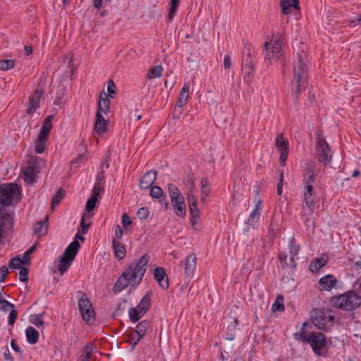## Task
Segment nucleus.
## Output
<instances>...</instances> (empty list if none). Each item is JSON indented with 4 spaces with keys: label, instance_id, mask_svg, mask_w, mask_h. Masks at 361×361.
Here are the masks:
<instances>
[{
    "label": "nucleus",
    "instance_id": "nucleus-1",
    "mask_svg": "<svg viewBox=\"0 0 361 361\" xmlns=\"http://www.w3.org/2000/svg\"><path fill=\"white\" fill-rule=\"evenodd\" d=\"M149 259V255L144 254L135 264H131L116 281L114 290L120 292L130 284L133 286L138 285L147 270Z\"/></svg>",
    "mask_w": 361,
    "mask_h": 361
},
{
    "label": "nucleus",
    "instance_id": "nucleus-2",
    "mask_svg": "<svg viewBox=\"0 0 361 361\" xmlns=\"http://www.w3.org/2000/svg\"><path fill=\"white\" fill-rule=\"evenodd\" d=\"M293 66V81L296 83L295 90L293 92V94L297 100L299 94L306 89L307 85V56L303 51L298 54Z\"/></svg>",
    "mask_w": 361,
    "mask_h": 361
},
{
    "label": "nucleus",
    "instance_id": "nucleus-3",
    "mask_svg": "<svg viewBox=\"0 0 361 361\" xmlns=\"http://www.w3.org/2000/svg\"><path fill=\"white\" fill-rule=\"evenodd\" d=\"M332 306L345 311H352L361 305V296L354 290H348L333 296L330 300Z\"/></svg>",
    "mask_w": 361,
    "mask_h": 361
},
{
    "label": "nucleus",
    "instance_id": "nucleus-4",
    "mask_svg": "<svg viewBox=\"0 0 361 361\" xmlns=\"http://www.w3.org/2000/svg\"><path fill=\"white\" fill-rule=\"evenodd\" d=\"M22 195L20 186L16 183H7L0 185V202L4 206L12 205L18 203Z\"/></svg>",
    "mask_w": 361,
    "mask_h": 361
},
{
    "label": "nucleus",
    "instance_id": "nucleus-5",
    "mask_svg": "<svg viewBox=\"0 0 361 361\" xmlns=\"http://www.w3.org/2000/svg\"><path fill=\"white\" fill-rule=\"evenodd\" d=\"M169 195L171 201V206L174 213L181 218L186 215L185 199L178 188L172 183L168 184Z\"/></svg>",
    "mask_w": 361,
    "mask_h": 361
},
{
    "label": "nucleus",
    "instance_id": "nucleus-6",
    "mask_svg": "<svg viewBox=\"0 0 361 361\" xmlns=\"http://www.w3.org/2000/svg\"><path fill=\"white\" fill-rule=\"evenodd\" d=\"M273 38V42H265L264 44V59L269 62L279 59L284 54L281 35L276 33Z\"/></svg>",
    "mask_w": 361,
    "mask_h": 361
},
{
    "label": "nucleus",
    "instance_id": "nucleus-7",
    "mask_svg": "<svg viewBox=\"0 0 361 361\" xmlns=\"http://www.w3.org/2000/svg\"><path fill=\"white\" fill-rule=\"evenodd\" d=\"M76 293L79 297L78 308L83 321L89 325L92 324L94 322V311L90 300L82 290H78Z\"/></svg>",
    "mask_w": 361,
    "mask_h": 361
},
{
    "label": "nucleus",
    "instance_id": "nucleus-8",
    "mask_svg": "<svg viewBox=\"0 0 361 361\" xmlns=\"http://www.w3.org/2000/svg\"><path fill=\"white\" fill-rule=\"evenodd\" d=\"M316 156L318 161L325 166L331 162L332 152L325 137L318 133L316 140Z\"/></svg>",
    "mask_w": 361,
    "mask_h": 361
},
{
    "label": "nucleus",
    "instance_id": "nucleus-9",
    "mask_svg": "<svg viewBox=\"0 0 361 361\" xmlns=\"http://www.w3.org/2000/svg\"><path fill=\"white\" fill-rule=\"evenodd\" d=\"M255 63L253 62L250 45L245 44L243 51L242 71L244 73V80L247 83L252 80V73Z\"/></svg>",
    "mask_w": 361,
    "mask_h": 361
},
{
    "label": "nucleus",
    "instance_id": "nucleus-10",
    "mask_svg": "<svg viewBox=\"0 0 361 361\" xmlns=\"http://www.w3.org/2000/svg\"><path fill=\"white\" fill-rule=\"evenodd\" d=\"M334 319V317L330 315L327 311L322 309L314 310L313 314L312 315V321L320 330L326 331L328 329L327 323L332 322Z\"/></svg>",
    "mask_w": 361,
    "mask_h": 361
},
{
    "label": "nucleus",
    "instance_id": "nucleus-11",
    "mask_svg": "<svg viewBox=\"0 0 361 361\" xmlns=\"http://www.w3.org/2000/svg\"><path fill=\"white\" fill-rule=\"evenodd\" d=\"M307 343L311 345L313 352L317 355H321V350L327 345L326 339L321 332L310 333Z\"/></svg>",
    "mask_w": 361,
    "mask_h": 361
},
{
    "label": "nucleus",
    "instance_id": "nucleus-12",
    "mask_svg": "<svg viewBox=\"0 0 361 361\" xmlns=\"http://www.w3.org/2000/svg\"><path fill=\"white\" fill-rule=\"evenodd\" d=\"M275 146L280 152L279 162L282 166L286 165V161L288 156L289 142L283 137V133L279 134L275 139Z\"/></svg>",
    "mask_w": 361,
    "mask_h": 361
},
{
    "label": "nucleus",
    "instance_id": "nucleus-13",
    "mask_svg": "<svg viewBox=\"0 0 361 361\" xmlns=\"http://www.w3.org/2000/svg\"><path fill=\"white\" fill-rule=\"evenodd\" d=\"M109 123V120L104 119V116L102 115V112L97 111L94 129L98 135H102L107 130V126Z\"/></svg>",
    "mask_w": 361,
    "mask_h": 361
},
{
    "label": "nucleus",
    "instance_id": "nucleus-14",
    "mask_svg": "<svg viewBox=\"0 0 361 361\" xmlns=\"http://www.w3.org/2000/svg\"><path fill=\"white\" fill-rule=\"evenodd\" d=\"M306 165L307 168L305 170L302 183L304 185H312L313 183H314L316 180L314 164L310 161Z\"/></svg>",
    "mask_w": 361,
    "mask_h": 361
},
{
    "label": "nucleus",
    "instance_id": "nucleus-15",
    "mask_svg": "<svg viewBox=\"0 0 361 361\" xmlns=\"http://www.w3.org/2000/svg\"><path fill=\"white\" fill-rule=\"evenodd\" d=\"M154 277L161 288L166 290L169 288V279L164 268L157 267L154 271Z\"/></svg>",
    "mask_w": 361,
    "mask_h": 361
},
{
    "label": "nucleus",
    "instance_id": "nucleus-16",
    "mask_svg": "<svg viewBox=\"0 0 361 361\" xmlns=\"http://www.w3.org/2000/svg\"><path fill=\"white\" fill-rule=\"evenodd\" d=\"M43 94L42 90H35L34 94L29 98L27 114H32L39 106V99Z\"/></svg>",
    "mask_w": 361,
    "mask_h": 361
},
{
    "label": "nucleus",
    "instance_id": "nucleus-17",
    "mask_svg": "<svg viewBox=\"0 0 361 361\" xmlns=\"http://www.w3.org/2000/svg\"><path fill=\"white\" fill-rule=\"evenodd\" d=\"M157 178V171L150 170L146 172L140 180L139 187L140 189H147L155 181Z\"/></svg>",
    "mask_w": 361,
    "mask_h": 361
},
{
    "label": "nucleus",
    "instance_id": "nucleus-18",
    "mask_svg": "<svg viewBox=\"0 0 361 361\" xmlns=\"http://www.w3.org/2000/svg\"><path fill=\"white\" fill-rule=\"evenodd\" d=\"M314 194V188L312 185H304V201L306 206L310 210V213H312L314 208V198L312 197Z\"/></svg>",
    "mask_w": 361,
    "mask_h": 361
},
{
    "label": "nucleus",
    "instance_id": "nucleus-19",
    "mask_svg": "<svg viewBox=\"0 0 361 361\" xmlns=\"http://www.w3.org/2000/svg\"><path fill=\"white\" fill-rule=\"evenodd\" d=\"M259 192L256 191L255 196L254 197V201L256 202L255 209L250 213L248 219L247 223L251 224L255 222H257L261 215L262 211V200L258 198Z\"/></svg>",
    "mask_w": 361,
    "mask_h": 361
},
{
    "label": "nucleus",
    "instance_id": "nucleus-20",
    "mask_svg": "<svg viewBox=\"0 0 361 361\" xmlns=\"http://www.w3.org/2000/svg\"><path fill=\"white\" fill-rule=\"evenodd\" d=\"M185 274L187 277H192L195 269L197 257L195 254L189 255L183 262Z\"/></svg>",
    "mask_w": 361,
    "mask_h": 361
},
{
    "label": "nucleus",
    "instance_id": "nucleus-21",
    "mask_svg": "<svg viewBox=\"0 0 361 361\" xmlns=\"http://www.w3.org/2000/svg\"><path fill=\"white\" fill-rule=\"evenodd\" d=\"M319 283L322 290L329 291L336 285L337 279L334 275L328 274L322 277L319 280Z\"/></svg>",
    "mask_w": 361,
    "mask_h": 361
},
{
    "label": "nucleus",
    "instance_id": "nucleus-22",
    "mask_svg": "<svg viewBox=\"0 0 361 361\" xmlns=\"http://www.w3.org/2000/svg\"><path fill=\"white\" fill-rule=\"evenodd\" d=\"M80 247V243L75 240L66 247L63 256L67 257V259H69L71 261H73Z\"/></svg>",
    "mask_w": 361,
    "mask_h": 361
},
{
    "label": "nucleus",
    "instance_id": "nucleus-23",
    "mask_svg": "<svg viewBox=\"0 0 361 361\" xmlns=\"http://www.w3.org/2000/svg\"><path fill=\"white\" fill-rule=\"evenodd\" d=\"M189 83H185L178 94V97L176 104V106L183 107L187 102L189 97Z\"/></svg>",
    "mask_w": 361,
    "mask_h": 361
},
{
    "label": "nucleus",
    "instance_id": "nucleus-24",
    "mask_svg": "<svg viewBox=\"0 0 361 361\" xmlns=\"http://www.w3.org/2000/svg\"><path fill=\"white\" fill-rule=\"evenodd\" d=\"M110 100L108 98V95L102 91L99 95V100L98 102V109L105 114L109 112Z\"/></svg>",
    "mask_w": 361,
    "mask_h": 361
},
{
    "label": "nucleus",
    "instance_id": "nucleus-25",
    "mask_svg": "<svg viewBox=\"0 0 361 361\" xmlns=\"http://www.w3.org/2000/svg\"><path fill=\"white\" fill-rule=\"evenodd\" d=\"M280 4L283 14H289L290 13L291 6L295 9H300V4L298 0H280Z\"/></svg>",
    "mask_w": 361,
    "mask_h": 361
},
{
    "label": "nucleus",
    "instance_id": "nucleus-26",
    "mask_svg": "<svg viewBox=\"0 0 361 361\" xmlns=\"http://www.w3.org/2000/svg\"><path fill=\"white\" fill-rule=\"evenodd\" d=\"M150 307L151 293L148 292L142 297L136 307L140 310V312H144L146 314L147 312L149 310Z\"/></svg>",
    "mask_w": 361,
    "mask_h": 361
},
{
    "label": "nucleus",
    "instance_id": "nucleus-27",
    "mask_svg": "<svg viewBox=\"0 0 361 361\" xmlns=\"http://www.w3.org/2000/svg\"><path fill=\"white\" fill-rule=\"evenodd\" d=\"M300 250V246L295 243L294 239L289 243V254H290V267L295 268L296 263L295 262V257L298 255Z\"/></svg>",
    "mask_w": 361,
    "mask_h": 361
},
{
    "label": "nucleus",
    "instance_id": "nucleus-28",
    "mask_svg": "<svg viewBox=\"0 0 361 361\" xmlns=\"http://www.w3.org/2000/svg\"><path fill=\"white\" fill-rule=\"evenodd\" d=\"M112 247L114 248L115 257L117 259L121 260L125 257L126 252V248L122 243L114 239L112 241Z\"/></svg>",
    "mask_w": 361,
    "mask_h": 361
},
{
    "label": "nucleus",
    "instance_id": "nucleus-29",
    "mask_svg": "<svg viewBox=\"0 0 361 361\" xmlns=\"http://www.w3.org/2000/svg\"><path fill=\"white\" fill-rule=\"evenodd\" d=\"M151 326L150 321L147 319H144L141 322H140L135 326L134 329H133L137 335L141 336L142 337L145 336V335L147 333V329Z\"/></svg>",
    "mask_w": 361,
    "mask_h": 361
},
{
    "label": "nucleus",
    "instance_id": "nucleus-30",
    "mask_svg": "<svg viewBox=\"0 0 361 361\" xmlns=\"http://www.w3.org/2000/svg\"><path fill=\"white\" fill-rule=\"evenodd\" d=\"M27 341L30 344H35L38 341L39 332L32 326H28L25 330Z\"/></svg>",
    "mask_w": 361,
    "mask_h": 361
},
{
    "label": "nucleus",
    "instance_id": "nucleus-31",
    "mask_svg": "<svg viewBox=\"0 0 361 361\" xmlns=\"http://www.w3.org/2000/svg\"><path fill=\"white\" fill-rule=\"evenodd\" d=\"M48 226V217L47 216L43 221H38L35 225L34 231L39 236H43L47 233Z\"/></svg>",
    "mask_w": 361,
    "mask_h": 361
},
{
    "label": "nucleus",
    "instance_id": "nucleus-32",
    "mask_svg": "<svg viewBox=\"0 0 361 361\" xmlns=\"http://www.w3.org/2000/svg\"><path fill=\"white\" fill-rule=\"evenodd\" d=\"M140 310L137 307H130L128 310V316L130 320L135 323L138 322L145 314L144 312H140Z\"/></svg>",
    "mask_w": 361,
    "mask_h": 361
},
{
    "label": "nucleus",
    "instance_id": "nucleus-33",
    "mask_svg": "<svg viewBox=\"0 0 361 361\" xmlns=\"http://www.w3.org/2000/svg\"><path fill=\"white\" fill-rule=\"evenodd\" d=\"M8 224L12 225L13 221L11 214L4 209L3 207L0 208V224L2 225V228Z\"/></svg>",
    "mask_w": 361,
    "mask_h": 361
},
{
    "label": "nucleus",
    "instance_id": "nucleus-34",
    "mask_svg": "<svg viewBox=\"0 0 361 361\" xmlns=\"http://www.w3.org/2000/svg\"><path fill=\"white\" fill-rule=\"evenodd\" d=\"M326 259H324L323 257L317 258L310 263L309 266L310 270L312 272H314L320 269L321 268L324 267L326 264Z\"/></svg>",
    "mask_w": 361,
    "mask_h": 361
},
{
    "label": "nucleus",
    "instance_id": "nucleus-35",
    "mask_svg": "<svg viewBox=\"0 0 361 361\" xmlns=\"http://www.w3.org/2000/svg\"><path fill=\"white\" fill-rule=\"evenodd\" d=\"M73 261L67 259L64 256H62L59 260V263L58 264V269L61 274L63 275L70 267Z\"/></svg>",
    "mask_w": 361,
    "mask_h": 361
},
{
    "label": "nucleus",
    "instance_id": "nucleus-36",
    "mask_svg": "<svg viewBox=\"0 0 361 361\" xmlns=\"http://www.w3.org/2000/svg\"><path fill=\"white\" fill-rule=\"evenodd\" d=\"M65 196V191L63 189L60 188L55 195L53 197L51 202V209L52 211L55 209L56 206H57L61 201L63 200V198Z\"/></svg>",
    "mask_w": 361,
    "mask_h": 361
},
{
    "label": "nucleus",
    "instance_id": "nucleus-37",
    "mask_svg": "<svg viewBox=\"0 0 361 361\" xmlns=\"http://www.w3.org/2000/svg\"><path fill=\"white\" fill-rule=\"evenodd\" d=\"M178 6L179 0H170V8L166 18L167 21H171L173 19Z\"/></svg>",
    "mask_w": 361,
    "mask_h": 361
},
{
    "label": "nucleus",
    "instance_id": "nucleus-38",
    "mask_svg": "<svg viewBox=\"0 0 361 361\" xmlns=\"http://www.w3.org/2000/svg\"><path fill=\"white\" fill-rule=\"evenodd\" d=\"M127 336L128 338V342L132 345L133 348H135V346L143 338L142 336L137 335L132 329L128 333Z\"/></svg>",
    "mask_w": 361,
    "mask_h": 361
},
{
    "label": "nucleus",
    "instance_id": "nucleus-39",
    "mask_svg": "<svg viewBox=\"0 0 361 361\" xmlns=\"http://www.w3.org/2000/svg\"><path fill=\"white\" fill-rule=\"evenodd\" d=\"M272 311L273 312H283L284 311V305H283V297L281 295H277L275 302L272 305Z\"/></svg>",
    "mask_w": 361,
    "mask_h": 361
},
{
    "label": "nucleus",
    "instance_id": "nucleus-40",
    "mask_svg": "<svg viewBox=\"0 0 361 361\" xmlns=\"http://www.w3.org/2000/svg\"><path fill=\"white\" fill-rule=\"evenodd\" d=\"M309 325H310V324L307 322L303 323L302 328L300 329V331L296 332L294 334V338L296 341H303L307 342V340L309 339V335L305 334V330L303 328L306 327Z\"/></svg>",
    "mask_w": 361,
    "mask_h": 361
},
{
    "label": "nucleus",
    "instance_id": "nucleus-41",
    "mask_svg": "<svg viewBox=\"0 0 361 361\" xmlns=\"http://www.w3.org/2000/svg\"><path fill=\"white\" fill-rule=\"evenodd\" d=\"M163 68L161 66H157L151 69L147 73V78L149 79H153L161 76Z\"/></svg>",
    "mask_w": 361,
    "mask_h": 361
},
{
    "label": "nucleus",
    "instance_id": "nucleus-42",
    "mask_svg": "<svg viewBox=\"0 0 361 361\" xmlns=\"http://www.w3.org/2000/svg\"><path fill=\"white\" fill-rule=\"evenodd\" d=\"M35 175L36 171L34 166L27 167L24 172L25 180L29 183H33L35 181Z\"/></svg>",
    "mask_w": 361,
    "mask_h": 361
},
{
    "label": "nucleus",
    "instance_id": "nucleus-43",
    "mask_svg": "<svg viewBox=\"0 0 361 361\" xmlns=\"http://www.w3.org/2000/svg\"><path fill=\"white\" fill-rule=\"evenodd\" d=\"M24 262L18 256L13 257L8 264V267L10 269H20L23 267V264H24Z\"/></svg>",
    "mask_w": 361,
    "mask_h": 361
},
{
    "label": "nucleus",
    "instance_id": "nucleus-44",
    "mask_svg": "<svg viewBox=\"0 0 361 361\" xmlns=\"http://www.w3.org/2000/svg\"><path fill=\"white\" fill-rule=\"evenodd\" d=\"M149 195L153 198H161L163 197V190L159 186H152L150 188Z\"/></svg>",
    "mask_w": 361,
    "mask_h": 361
},
{
    "label": "nucleus",
    "instance_id": "nucleus-45",
    "mask_svg": "<svg viewBox=\"0 0 361 361\" xmlns=\"http://www.w3.org/2000/svg\"><path fill=\"white\" fill-rule=\"evenodd\" d=\"M47 140H40L39 139L37 138L35 147L36 153L42 154L44 152L47 146Z\"/></svg>",
    "mask_w": 361,
    "mask_h": 361
},
{
    "label": "nucleus",
    "instance_id": "nucleus-46",
    "mask_svg": "<svg viewBox=\"0 0 361 361\" xmlns=\"http://www.w3.org/2000/svg\"><path fill=\"white\" fill-rule=\"evenodd\" d=\"M14 66V61L12 59L0 60V69L8 71Z\"/></svg>",
    "mask_w": 361,
    "mask_h": 361
},
{
    "label": "nucleus",
    "instance_id": "nucleus-47",
    "mask_svg": "<svg viewBox=\"0 0 361 361\" xmlns=\"http://www.w3.org/2000/svg\"><path fill=\"white\" fill-rule=\"evenodd\" d=\"M54 119L53 115L48 116L43 121L42 125L41 126V129L51 131L52 128L51 121Z\"/></svg>",
    "mask_w": 361,
    "mask_h": 361
},
{
    "label": "nucleus",
    "instance_id": "nucleus-48",
    "mask_svg": "<svg viewBox=\"0 0 361 361\" xmlns=\"http://www.w3.org/2000/svg\"><path fill=\"white\" fill-rule=\"evenodd\" d=\"M14 308V305L12 303H10L6 300L1 299L0 300V310H2L5 312H7L8 311H11Z\"/></svg>",
    "mask_w": 361,
    "mask_h": 361
},
{
    "label": "nucleus",
    "instance_id": "nucleus-49",
    "mask_svg": "<svg viewBox=\"0 0 361 361\" xmlns=\"http://www.w3.org/2000/svg\"><path fill=\"white\" fill-rule=\"evenodd\" d=\"M35 247H36L35 245H32V247H30L28 250H27L23 253L21 259L24 262V263H25V264L30 263V255L34 252V250H35Z\"/></svg>",
    "mask_w": 361,
    "mask_h": 361
},
{
    "label": "nucleus",
    "instance_id": "nucleus-50",
    "mask_svg": "<svg viewBox=\"0 0 361 361\" xmlns=\"http://www.w3.org/2000/svg\"><path fill=\"white\" fill-rule=\"evenodd\" d=\"M87 216V217H90V215H86V214H82V219H81V221H80V226L82 228V230H81V232L83 233V234H86L88 231V228L90 226V223H88V224H86L85 223V217Z\"/></svg>",
    "mask_w": 361,
    "mask_h": 361
},
{
    "label": "nucleus",
    "instance_id": "nucleus-51",
    "mask_svg": "<svg viewBox=\"0 0 361 361\" xmlns=\"http://www.w3.org/2000/svg\"><path fill=\"white\" fill-rule=\"evenodd\" d=\"M149 212L147 207H141L137 212V217L141 220L146 219L149 216Z\"/></svg>",
    "mask_w": 361,
    "mask_h": 361
},
{
    "label": "nucleus",
    "instance_id": "nucleus-52",
    "mask_svg": "<svg viewBox=\"0 0 361 361\" xmlns=\"http://www.w3.org/2000/svg\"><path fill=\"white\" fill-rule=\"evenodd\" d=\"M19 279L22 282H27L28 280V269L23 267L19 271Z\"/></svg>",
    "mask_w": 361,
    "mask_h": 361
},
{
    "label": "nucleus",
    "instance_id": "nucleus-53",
    "mask_svg": "<svg viewBox=\"0 0 361 361\" xmlns=\"http://www.w3.org/2000/svg\"><path fill=\"white\" fill-rule=\"evenodd\" d=\"M30 321L38 328L44 326V322L35 314L30 316Z\"/></svg>",
    "mask_w": 361,
    "mask_h": 361
},
{
    "label": "nucleus",
    "instance_id": "nucleus-54",
    "mask_svg": "<svg viewBox=\"0 0 361 361\" xmlns=\"http://www.w3.org/2000/svg\"><path fill=\"white\" fill-rule=\"evenodd\" d=\"M97 200L93 199L90 197L87 200L85 205V211L90 212H92L94 207Z\"/></svg>",
    "mask_w": 361,
    "mask_h": 361
},
{
    "label": "nucleus",
    "instance_id": "nucleus-55",
    "mask_svg": "<svg viewBox=\"0 0 361 361\" xmlns=\"http://www.w3.org/2000/svg\"><path fill=\"white\" fill-rule=\"evenodd\" d=\"M107 92L109 94H107L108 97L111 98L113 97L111 94L116 93V85L111 79H109L108 80Z\"/></svg>",
    "mask_w": 361,
    "mask_h": 361
},
{
    "label": "nucleus",
    "instance_id": "nucleus-56",
    "mask_svg": "<svg viewBox=\"0 0 361 361\" xmlns=\"http://www.w3.org/2000/svg\"><path fill=\"white\" fill-rule=\"evenodd\" d=\"M104 183H105V177L104 175V172L101 171L97 175V183L95 185L99 186V188H104Z\"/></svg>",
    "mask_w": 361,
    "mask_h": 361
},
{
    "label": "nucleus",
    "instance_id": "nucleus-57",
    "mask_svg": "<svg viewBox=\"0 0 361 361\" xmlns=\"http://www.w3.org/2000/svg\"><path fill=\"white\" fill-rule=\"evenodd\" d=\"M104 188H99V186L94 185L93 189L92 190L91 197L93 199L97 200L98 196L101 192H104Z\"/></svg>",
    "mask_w": 361,
    "mask_h": 361
},
{
    "label": "nucleus",
    "instance_id": "nucleus-58",
    "mask_svg": "<svg viewBox=\"0 0 361 361\" xmlns=\"http://www.w3.org/2000/svg\"><path fill=\"white\" fill-rule=\"evenodd\" d=\"M17 318V311L14 310H11L10 311L9 315H8V323L9 325L13 326Z\"/></svg>",
    "mask_w": 361,
    "mask_h": 361
},
{
    "label": "nucleus",
    "instance_id": "nucleus-59",
    "mask_svg": "<svg viewBox=\"0 0 361 361\" xmlns=\"http://www.w3.org/2000/svg\"><path fill=\"white\" fill-rule=\"evenodd\" d=\"M190 213L191 216H199V210L197 209V203L189 204Z\"/></svg>",
    "mask_w": 361,
    "mask_h": 361
},
{
    "label": "nucleus",
    "instance_id": "nucleus-60",
    "mask_svg": "<svg viewBox=\"0 0 361 361\" xmlns=\"http://www.w3.org/2000/svg\"><path fill=\"white\" fill-rule=\"evenodd\" d=\"M49 131L40 129L39 133L37 138L39 139L40 140H48Z\"/></svg>",
    "mask_w": 361,
    "mask_h": 361
},
{
    "label": "nucleus",
    "instance_id": "nucleus-61",
    "mask_svg": "<svg viewBox=\"0 0 361 361\" xmlns=\"http://www.w3.org/2000/svg\"><path fill=\"white\" fill-rule=\"evenodd\" d=\"M287 257V254L285 252H281L279 255V260L280 261L281 263H283V267H285V264L287 267H290V263L288 264V262H286Z\"/></svg>",
    "mask_w": 361,
    "mask_h": 361
},
{
    "label": "nucleus",
    "instance_id": "nucleus-62",
    "mask_svg": "<svg viewBox=\"0 0 361 361\" xmlns=\"http://www.w3.org/2000/svg\"><path fill=\"white\" fill-rule=\"evenodd\" d=\"M121 222L123 228H126L128 226H130L132 223L131 220L130 219V217L128 216L127 214H123Z\"/></svg>",
    "mask_w": 361,
    "mask_h": 361
},
{
    "label": "nucleus",
    "instance_id": "nucleus-63",
    "mask_svg": "<svg viewBox=\"0 0 361 361\" xmlns=\"http://www.w3.org/2000/svg\"><path fill=\"white\" fill-rule=\"evenodd\" d=\"M84 154H80L78 157L71 162V165L74 167L78 166L79 164H80V163L82 162V160L84 158Z\"/></svg>",
    "mask_w": 361,
    "mask_h": 361
},
{
    "label": "nucleus",
    "instance_id": "nucleus-64",
    "mask_svg": "<svg viewBox=\"0 0 361 361\" xmlns=\"http://www.w3.org/2000/svg\"><path fill=\"white\" fill-rule=\"evenodd\" d=\"M187 200H188V204L197 203V198H196L195 195L192 192H188Z\"/></svg>",
    "mask_w": 361,
    "mask_h": 361
}]
</instances>
